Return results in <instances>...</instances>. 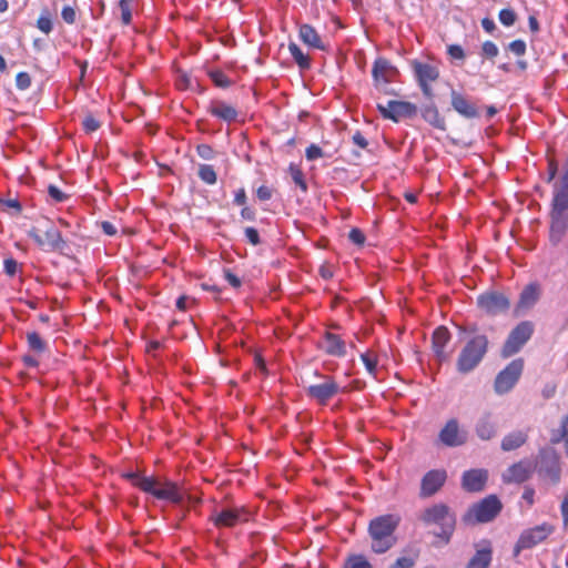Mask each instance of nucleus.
<instances>
[{
    "mask_svg": "<svg viewBox=\"0 0 568 568\" xmlns=\"http://www.w3.org/2000/svg\"><path fill=\"white\" fill-rule=\"evenodd\" d=\"M224 277L233 287L237 288L241 286V280L230 270L224 271Z\"/></svg>",
    "mask_w": 568,
    "mask_h": 568,
    "instance_id": "58",
    "label": "nucleus"
},
{
    "mask_svg": "<svg viewBox=\"0 0 568 568\" xmlns=\"http://www.w3.org/2000/svg\"><path fill=\"white\" fill-rule=\"evenodd\" d=\"M550 240L557 244L568 230V201L552 199Z\"/></svg>",
    "mask_w": 568,
    "mask_h": 568,
    "instance_id": "9",
    "label": "nucleus"
},
{
    "mask_svg": "<svg viewBox=\"0 0 568 568\" xmlns=\"http://www.w3.org/2000/svg\"><path fill=\"white\" fill-rule=\"evenodd\" d=\"M17 87L21 90L28 89L31 84L30 75L27 72L18 73L16 78Z\"/></svg>",
    "mask_w": 568,
    "mask_h": 568,
    "instance_id": "48",
    "label": "nucleus"
},
{
    "mask_svg": "<svg viewBox=\"0 0 568 568\" xmlns=\"http://www.w3.org/2000/svg\"><path fill=\"white\" fill-rule=\"evenodd\" d=\"M210 78L212 79L214 84L220 88H229L232 83L229 77L224 72L219 70L210 72Z\"/></svg>",
    "mask_w": 568,
    "mask_h": 568,
    "instance_id": "39",
    "label": "nucleus"
},
{
    "mask_svg": "<svg viewBox=\"0 0 568 568\" xmlns=\"http://www.w3.org/2000/svg\"><path fill=\"white\" fill-rule=\"evenodd\" d=\"M483 55L488 59H493L498 55V47L493 41H485L481 45Z\"/></svg>",
    "mask_w": 568,
    "mask_h": 568,
    "instance_id": "43",
    "label": "nucleus"
},
{
    "mask_svg": "<svg viewBox=\"0 0 568 568\" xmlns=\"http://www.w3.org/2000/svg\"><path fill=\"white\" fill-rule=\"evenodd\" d=\"M452 105L456 112L467 119L478 116V110L476 105L455 90L452 91Z\"/></svg>",
    "mask_w": 568,
    "mask_h": 568,
    "instance_id": "22",
    "label": "nucleus"
},
{
    "mask_svg": "<svg viewBox=\"0 0 568 568\" xmlns=\"http://www.w3.org/2000/svg\"><path fill=\"white\" fill-rule=\"evenodd\" d=\"M321 347L332 356L342 357L346 353L344 341H342L339 336L332 333H326L324 335Z\"/></svg>",
    "mask_w": 568,
    "mask_h": 568,
    "instance_id": "24",
    "label": "nucleus"
},
{
    "mask_svg": "<svg viewBox=\"0 0 568 568\" xmlns=\"http://www.w3.org/2000/svg\"><path fill=\"white\" fill-rule=\"evenodd\" d=\"M290 172H291V176H292V180L294 181V183L296 185H298L303 191H306L307 186L304 181L303 172L293 165H291Z\"/></svg>",
    "mask_w": 568,
    "mask_h": 568,
    "instance_id": "42",
    "label": "nucleus"
},
{
    "mask_svg": "<svg viewBox=\"0 0 568 568\" xmlns=\"http://www.w3.org/2000/svg\"><path fill=\"white\" fill-rule=\"evenodd\" d=\"M199 176L206 184H215L216 183V173L212 165L201 164L199 166Z\"/></svg>",
    "mask_w": 568,
    "mask_h": 568,
    "instance_id": "34",
    "label": "nucleus"
},
{
    "mask_svg": "<svg viewBox=\"0 0 568 568\" xmlns=\"http://www.w3.org/2000/svg\"><path fill=\"white\" fill-rule=\"evenodd\" d=\"M554 197L560 200L561 197L568 201V169L564 173L559 185H555Z\"/></svg>",
    "mask_w": 568,
    "mask_h": 568,
    "instance_id": "35",
    "label": "nucleus"
},
{
    "mask_svg": "<svg viewBox=\"0 0 568 568\" xmlns=\"http://www.w3.org/2000/svg\"><path fill=\"white\" fill-rule=\"evenodd\" d=\"M132 3L133 0H120L119 2L121 20L124 24H130L132 21Z\"/></svg>",
    "mask_w": 568,
    "mask_h": 568,
    "instance_id": "36",
    "label": "nucleus"
},
{
    "mask_svg": "<svg viewBox=\"0 0 568 568\" xmlns=\"http://www.w3.org/2000/svg\"><path fill=\"white\" fill-rule=\"evenodd\" d=\"M447 473L445 469H433L427 471L420 483V496L430 497L436 494L445 484Z\"/></svg>",
    "mask_w": 568,
    "mask_h": 568,
    "instance_id": "16",
    "label": "nucleus"
},
{
    "mask_svg": "<svg viewBox=\"0 0 568 568\" xmlns=\"http://www.w3.org/2000/svg\"><path fill=\"white\" fill-rule=\"evenodd\" d=\"M484 547L477 549L470 558L466 568H488L493 559V550L488 541H484Z\"/></svg>",
    "mask_w": 568,
    "mask_h": 568,
    "instance_id": "26",
    "label": "nucleus"
},
{
    "mask_svg": "<svg viewBox=\"0 0 568 568\" xmlns=\"http://www.w3.org/2000/svg\"><path fill=\"white\" fill-rule=\"evenodd\" d=\"M447 51H448V54L454 59L462 60L465 58V52H464L463 48L458 44L449 45Z\"/></svg>",
    "mask_w": 568,
    "mask_h": 568,
    "instance_id": "54",
    "label": "nucleus"
},
{
    "mask_svg": "<svg viewBox=\"0 0 568 568\" xmlns=\"http://www.w3.org/2000/svg\"><path fill=\"white\" fill-rule=\"evenodd\" d=\"M531 473V463L528 460H521L510 466L504 477L507 481L523 483L528 479Z\"/></svg>",
    "mask_w": 568,
    "mask_h": 568,
    "instance_id": "23",
    "label": "nucleus"
},
{
    "mask_svg": "<svg viewBox=\"0 0 568 568\" xmlns=\"http://www.w3.org/2000/svg\"><path fill=\"white\" fill-rule=\"evenodd\" d=\"M300 38L301 40L308 47L318 49V50H326V47L324 42L322 41L320 34L310 24H303L300 27Z\"/></svg>",
    "mask_w": 568,
    "mask_h": 568,
    "instance_id": "27",
    "label": "nucleus"
},
{
    "mask_svg": "<svg viewBox=\"0 0 568 568\" xmlns=\"http://www.w3.org/2000/svg\"><path fill=\"white\" fill-rule=\"evenodd\" d=\"M398 71L388 60L379 58L374 62L372 74L376 84L393 82Z\"/></svg>",
    "mask_w": 568,
    "mask_h": 568,
    "instance_id": "20",
    "label": "nucleus"
},
{
    "mask_svg": "<svg viewBox=\"0 0 568 568\" xmlns=\"http://www.w3.org/2000/svg\"><path fill=\"white\" fill-rule=\"evenodd\" d=\"M210 112L213 116L226 122H232L237 116L235 108L222 101L213 102L210 106Z\"/></svg>",
    "mask_w": 568,
    "mask_h": 568,
    "instance_id": "29",
    "label": "nucleus"
},
{
    "mask_svg": "<svg viewBox=\"0 0 568 568\" xmlns=\"http://www.w3.org/2000/svg\"><path fill=\"white\" fill-rule=\"evenodd\" d=\"M477 304L484 312L491 315L507 311L510 305L508 298L504 294L497 292H489L479 295Z\"/></svg>",
    "mask_w": 568,
    "mask_h": 568,
    "instance_id": "14",
    "label": "nucleus"
},
{
    "mask_svg": "<svg viewBox=\"0 0 568 568\" xmlns=\"http://www.w3.org/2000/svg\"><path fill=\"white\" fill-rule=\"evenodd\" d=\"M305 156L308 161H314L323 156V151L316 144H311L305 151Z\"/></svg>",
    "mask_w": 568,
    "mask_h": 568,
    "instance_id": "46",
    "label": "nucleus"
},
{
    "mask_svg": "<svg viewBox=\"0 0 568 568\" xmlns=\"http://www.w3.org/2000/svg\"><path fill=\"white\" fill-rule=\"evenodd\" d=\"M534 333V325L531 322H520L508 335L501 348V356L504 358L510 357L518 353L521 347L530 339Z\"/></svg>",
    "mask_w": 568,
    "mask_h": 568,
    "instance_id": "7",
    "label": "nucleus"
},
{
    "mask_svg": "<svg viewBox=\"0 0 568 568\" xmlns=\"http://www.w3.org/2000/svg\"><path fill=\"white\" fill-rule=\"evenodd\" d=\"M377 109L383 118L398 122L402 119L413 118L417 114V106L406 101L390 100L385 105L377 104Z\"/></svg>",
    "mask_w": 568,
    "mask_h": 568,
    "instance_id": "13",
    "label": "nucleus"
},
{
    "mask_svg": "<svg viewBox=\"0 0 568 568\" xmlns=\"http://www.w3.org/2000/svg\"><path fill=\"white\" fill-rule=\"evenodd\" d=\"M352 141L355 145H357L361 149H366L368 145L366 138L359 131L353 134Z\"/></svg>",
    "mask_w": 568,
    "mask_h": 568,
    "instance_id": "56",
    "label": "nucleus"
},
{
    "mask_svg": "<svg viewBox=\"0 0 568 568\" xmlns=\"http://www.w3.org/2000/svg\"><path fill=\"white\" fill-rule=\"evenodd\" d=\"M499 21L505 27H511L516 22V13L511 9H503L499 11Z\"/></svg>",
    "mask_w": 568,
    "mask_h": 568,
    "instance_id": "40",
    "label": "nucleus"
},
{
    "mask_svg": "<svg viewBox=\"0 0 568 568\" xmlns=\"http://www.w3.org/2000/svg\"><path fill=\"white\" fill-rule=\"evenodd\" d=\"M345 568H373L362 555L351 556L345 562Z\"/></svg>",
    "mask_w": 568,
    "mask_h": 568,
    "instance_id": "38",
    "label": "nucleus"
},
{
    "mask_svg": "<svg viewBox=\"0 0 568 568\" xmlns=\"http://www.w3.org/2000/svg\"><path fill=\"white\" fill-rule=\"evenodd\" d=\"M488 473L485 469L466 470L462 476V486L466 491L477 493L485 488Z\"/></svg>",
    "mask_w": 568,
    "mask_h": 568,
    "instance_id": "18",
    "label": "nucleus"
},
{
    "mask_svg": "<svg viewBox=\"0 0 568 568\" xmlns=\"http://www.w3.org/2000/svg\"><path fill=\"white\" fill-rule=\"evenodd\" d=\"M564 525L568 526V493L565 495L564 500L560 506Z\"/></svg>",
    "mask_w": 568,
    "mask_h": 568,
    "instance_id": "61",
    "label": "nucleus"
},
{
    "mask_svg": "<svg viewBox=\"0 0 568 568\" xmlns=\"http://www.w3.org/2000/svg\"><path fill=\"white\" fill-rule=\"evenodd\" d=\"M82 125L85 132L91 133L100 128V122L92 115H88L84 118Z\"/></svg>",
    "mask_w": 568,
    "mask_h": 568,
    "instance_id": "45",
    "label": "nucleus"
},
{
    "mask_svg": "<svg viewBox=\"0 0 568 568\" xmlns=\"http://www.w3.org/2000/svg\"><path fill=\"white\" fill-rule=\"evenodd\" d=\"M449 341L450 333L446 327L439 326L434 331L432 337V347L435 356L439 362H444L448 358V355L445 352V347Z\"/></svg>",
    "mask_w": 568,
    "mask_h": 568,
    "instance_id": "21",
    "label": "nucleus"
},
{
    "mask_svg": "<svg viewBox=\"0 0 568 568\" xmlns=\"http://www.w3.org/2000/svg\"><path fill=\"white\" fill-rule=\"evenodd\" d=\"M438 438L447 447H457L467 442V433L459 429L457 419L452 418L442 428Z\"/></svg>",
    "mask_w": 568,
    "mask_h": 568,
    "instance_id": "15",
    "label": "nucleus"
},
{
    "mask_svg": "<svg viewBox=\"0 0 568 568\" xmlns=\"http://www.w3.org/2000/svg\"><path fill=\"white\" fill-rule=\"evenodd\" d=\"M489 341L485 334H476L467 341L459 353L456 367L462 374L474 371L488 352Z\"/></svg>",
    "mask_w": 568,
    "mask_h": 568,
    "instance_id": "2",
    "label": "nucleus"
},
{
    "mask_svg": "<svg viewBox=\"0 0 568 568\" xmlns=\"http://www.w3.org/2000/svg\"><path fill=\"white\" fill-rule=\"evenodd\" d=\"M197 154L204 160H211L213 158L214 151L207 144H201L197 146Z\"/></svg>",
    "mask_w": 568,
    "mask_h": 568,
    "instance_id": "52",
    "label": "nucleus"
},
{
    "mask_svg": "<svg viewBox=\"0 0 568 568\" xmlns=\"http://www.w3.org/2000/svg\"><path fill=\"white\" fill-rule=\"evenodd\" d=\"M539 473L547 476L554 483L560 479V466L557 454L552 450L545 452L540 457Z\"/></svg>",
    "mask_w": 568,
    "mask_h": 568,
    "instance_id": "19",
    "label": "nucleus"
},
{
    "mask_svg": "<svg viewBox=\"0 0 568 568\" xmlns=\"http://www.w3.org/2000/svg\"><path fill=\"white\" fill-rule=\"evenodd\" d=\"M415 559L410 557H399L390 568H413Z\"/></svg>",
    "mask_w": 568,
    "mask_h": 568,
    "instance_id": "50",
    "label": "nucleus"
},
{
    "mask_svg": "<svg viewBox=\"0 0 568 568\" xmlns=\"http://www.w3.org/2000/svg\"><path fill=\"white\" fill-rule=\"evenodd\" d=\"M348 239L357 245H362L365 242L364 233L358 229H352L348 234Z\"/></svg>",
    "mask_w": 568,
    "mask_h": 568,
    "instance_id": "49",
    "label": "nucleus"
},
{
    "mask_svg": "<svg viewBox=\"0 0 568 568\" xmlns=\"http://www.w3.org/2000/svg\"><path fill=\"white\" fill-rule=\"evenodd\" d=\"M37 26L42 32L47 34L52 30V22L49 17H40L38 19Z\"/></svg>",
    "mask_w": 568,
    "mask_h": 568,
    "instance_id": "53",
    "label": "nucleus"
},
{
    "mask_svg": "<svg viewBox=\"0 0 568 568\" xmlns=\"http://www.w3.org/2000/svg\"><path fill=\"white\" fill-rule=\"evenodd\" d=\"M245 236L251 244H253V245L260 244V235H258V232L254 227H246Z\"/></svg>",
    "mask_w": 568,
    "mask_h": 568,
    "instance_id": "55",
    "label": "nucleus"
},
{
    "mask_svg": "<svg viewBox=\"0 0 568 568\" xmlns=\"http://www.w3.org/2000/svg\"><path fill=\"white\" fill-rule=\"evenodd\" d=\"M399 523L400 517L396 514L382 515L369 521L368 535L375 554H384L395 546L397 541L395 530Z\"/></svg>",
    "mask_w": 568,
    "mask_h": 568,
    "instance_id": "1",
    "label": "nucleus"
},
{
    "mask_svg": "<svg viewBox=\"0 0 568 568\" xmlns=\"http://www.w3.org/2000/svg\"><path fill=\"white\" fill-rule=\"evenodd\" d=\"M410 65L423 94L427 99H433L434 91L432 89V83L436 82L439 78L438 67L433 63L418 60L412 61Z\"/></svg>",
    "mask_w": 568,
    "mask_h": 568,
    "instance_id": "6",
    "label": "nucleus"
},
{
    "mask_svg": "<svg viewBox=\"0 0 568 568\" xmlns=\"http://www.w3.org/2000/svg\"><path fill=\"white\" fill-rule=\"evenodd\" d=\"M4 271L8 275L13 276L18 271V262L13 258L4 261Z\"/></svg>",
    "mask_w": 568,
    "mask_h": 568,
    "instance_id": "57",
    "label": "nucleus"
},
{
    "mask_svg": "<svg viewBox=\"0 0 568 568\" xmlns=\"http://www.w3.org/2000/svg\"><path fill=\"white\" fill-rule=\"evenodd\" d=\"M257 197L262 201H267L272 197V191L270 187L262 185L257 189Z\"/></svg>",
    "mask_w": 568,
    "mask_h": 568,
    "instance_id": "60",
    "label": "nucleus"
},
{
    "mask_svg": "<svg viewBox=\"0 0 568 568\" xmlns=\"http://www.w3.org/2000/svg\"><path fill=\"white\" fill-rule=\"evenodd\" d=\"M500 510L501 504L499 499L490 495L469 508L463 519L467 524L488 523L493 520Z\"/></svg>",
    "mask_w": 568,
    "mask_h": 568,
    "instance_id": "5",
    "label": "nucleus"
},
{
    "mask_svg": "<svg viewBox=\"0 0 568 568\" xmlns=\"http://www.w3.org/2000/svg\"><path fill=\"white\" fill-rule=\"evenodd\" d=\"M423 118L433 126L444 129L445 121L435 105H427L423 109Z\"/></svg>",
    "mask_w": 568,
    "mask_h": 568,
    "instance_id": "32",
    "label": "nucleus"
},
{
    "mask_svg": "<svg viewBox=\"0 0 568 568\" xmlns=\"http://www.w3.org/2000/svg\"><path fill=\"white\" fill-rule=\"evenodd\" d=\"M539 287L536 284H529L527 285L523 292L520 293V297L517 304V310H529L531 308L537 301L539 300Z\"/></svg>",
    "mask_w": 568,
    "mask_h": 568,
    "instance_id": "28",
    "label": "nucleus"
},
{
    "mask_svg": "<svg viewBox=\"0 0 568 568\" xmlns=\"http://www.w3.org/2000/svg\"><path fill=\"white\" fill-rule=\"evenodd\" d=\"M509 50L516 55H524L526 52V43L523 40H514L508 44Z\"/></svg>",
    "mask_w": 568,
    "mask_h": 568,
    "instance_id": "47",
    "label": "nucleus"
},
{
    "mask_svg": "<svg viewBox=\"0 0 568 568\" xmlns=\"http://www.w3.org/2000/svg\"><path fill=\"white\" fill-rule=\"evenodd\" d=\"M534 496H535V490L532 488H529V487L525 488L524 494H523V499L526 500L529 506H531L534 504Z\"/></svg>",
    "mask_w": 568,
    "mask_h": 568,
    "instance_id": "64",
    "label": "nucleus"
},
{
    "mask_svg": "<svg viewBox=\"0 0 568 568\" xmlns=\"http://www.w3.org/2000/svg\"><path fill=\"white\" fill-rule=\"evenodd\" d=\"M419 519L427 526L436 525L439 531L436 535L446 542L449 541L456 525V516L445 504H436L426 508L419 516Z\"/></svg>",
    "mask_w": 568,
    "mask_h": 568,
    "instance_id": "3",
    "label": "nucleus"
},
{
    "mask_svg": "<svg viewBox=\"0 0 568 568\" xmlns=\"http://www.w3.org/2000/svg\"><path fill=\"white\" fill-rule=\"evenodd\" d=\"M0 205L6 211L11 210L13 214H19L21 212V204L17 199H0Z\"/></svg>",
    "mask_w": 568,
    "mask_h": 568,
    "instance_id": "41",
    "label": "nucleus"
},
{
    "mask_svg": "<svg viewBox=\"0 0 568 568\" xmlns=\"http://www.w3.org/2000/svg\"><path fill=\"white\" fill-rule=\"evenodd\" d=\"M61 16H62V19L69 23V24H72L74 23L75 21V11L72 7H69V6H65L63 9H62V12H61Z\"/></svg>",
    "mask_w": 568,
    "mask_h": 568,
    "instance_id": "51",
    "label": "nucleus"
},
{
    "mask_svg": "<svg viewBox=\"0 0 568 568\" xmlns=\"http://www.w3.org/2000/svg\"><path fill=\"white\" fill-rule=\"evenodd\" d=\"M131 478L136 487L153 495L158 499L174 504H179L183 500V491L175 483H160L153 477H143L135 474L131 475Z\"/></svg>",
    "mask_w": 568,
    "mask_h": 568,
    "instance_id": "4",
    "label": "nucleus"
},
{
    "mask_svg": "<svg viewBox=\"0 0 568 568\" xmlns=\"http://www.w3.org/2000/svg\"><path fill=\"white\" fill-rule=\"evenodd\" d=\"M361 358L367 369V372L375 376L376 375V367H377V357L372 352H366L361 355Z\"/></svg>",
    "mask_w": 568,
    "mask_h": 568,
    "instance_id": "37",
    "label": "nucleus"
},
{
    "mask_svg": "<svg viewBox=\"0 0 568 568\" xmlns=\"http://www.w3.org/2000/svg\"><path fill=\"white\" fill-rule=\"evenodd\" d=\"M234 203L236 205L243 206L246 203V193L244 189H240L236 191L234 196Z\"/></svg>",
    "mask_w": 568,
    "mask_h": 568,
    "instance_id": "62",
    "label": "nucleus"
},
{
    "mask_svg": "<svg viewBox=\"0 0 568 568\" xmlns=\"http://www.w3.org/2000/svg\"><path fill=\"white\" fill-rule=\"evenodd\" d=\"M248 518L250 513L244 508H225L214 517V523L219 527H233L240 523L247 521Z\"/></svg>",
    "mask_w": 568,
    "mask_h": 568,
    "instance_id": "17",
    "label": "nucleus"
},
{
    "mask_svg": "<svg viewBox=\"0 0 568 568\" xmlns=\"http://www.w3.org/2000/svg\"><path fill=\"white\" fill-rule=\"evenodd\" d=\"M48 193L54 202H64L68 199V194H65L58 186L52 184L49 185Z\"/></svg>",
    "mask_w": 568,
    "mask_h": 568,
    "instance_id": "44",
    "label": "nucleus"
},
{
    "mask_svg": "<svg viewBox=\"0 0 568 568\" xmlns=\"http://www.w3.org/2000/svg\"><path fill=\"white\" fill-rule=\"evenodd\" d=\"M100 226H101L103 233L109 236H113L116 234L118 230H116L115 225L109 221L101 222Z\"/></svg>",
    "mask_w": 568,
    "mask_h": 568,
    "instance_id": "59",
    "label": "nucleus"
},
{
    "mask_svg": "<svg viewBox=\"0 0 568 568\" xmlns=\"http://www.w3.org/2000/svg\"><path fill=\"white\" fill-rule=\"evenodd\" d=\"M552 531L554 527L546 523L534 528L525 529L515 546V555L517 556L523 549H529L542 542Z\"/></svg>",
    "mask_w": 568,
    "mask_h": 568,
    "instance_id": "11",
    "label": "nucleus"
},
{
    "mask_svg": "<svg viewBox=\"0 0 568 568\" xmlns=\"http://www.w3.org/2000/svg\"><path fill=\"white\" fill-rule=\"evenodd\" d=\"M28 234L44 251H59L64 246V241L60 231L52 224H50L44 231L33 227Z\"/></svg>",
    "mask_w": 568,
    "mask_h": 568,
    "instance_id": "10",
    "label": "nucleus"
},
{
    "mask_svg": "<svg viewBox=\"0 0 568 568\" xmlns=\"http://www.w3.org/2000/svg\"><path fill=\"white\" fill-rule=\"evenodd\" d=\"M475 432H476V435L481 440H489L493 437H495V435L497 433V428H496V423L493 419L490 414H486L477 420L476 426H475Z\"/></svg>",
    "mask_w": 568,
    "mask_h": 568,
    "instance_id": "25",
    "label": "nucleus"
},
{
    "mask_svg": "<svg viewBox=\"0 0 568 568\" xmlns=\"http://www.w3.org/2000/svg\"><path fill=\"white\" fill-rule=\"evenodd\" d=\"M339 392H345V387H341L331 376H323L322 382L306 389L307 395L321 405L327 404Z\"/></svg>",
    "mask_w": 568,
    "mask_h": 568,
    "instance_id": "12",
    "label": "nucleus"
},
{
    "mask_svg": "<svg viewBox=\"0 0 568 568\" xmlns=\"http://www.w3.org/2000/svg\"><path fill=\"white\" fill-rule=\"evenodd\" d=\"M527 440V435L521 432H513L508 435H506L501 440V449L505 452H510L514 449H517L521 445H524Z\"/></svg>",
    "mask_w": 568,
    "mask_h": 568,
    "instance_id": "30",
    "label": "nucleus"
},
{
    "mask_svg": "<svg viewBox=\"0 0 568 568\" xmlns=\"http://www.w3.org/2000/svg\"><path fill=\"white\" fill-rule=\"evenodd\" d=\"M27 342L28 346L31 351L37 354H42L47 351L48 344L45 341L37 332L27 333Z\"/></svg>",
    "mask_w": 568,
    "mask_h": 568,
    "instance_id": "33",
    "label": "nucleus"
},
{
    "mask_svg": "<svg viewBox=\"0 0 568 568\" xmlns=\"http://www.w3.org/2000/svg\"><path fill=\"white\" fill-rule=\"evenodd\" d=\"M288 51H290L292 58L294 59V61L296 62V64L300 67V69H302V70L310 69V67H311L310 57L307 54L303 53V51L296 43L290 42Z\"/></svg>",
    "mask_w": 568,
    "mask_h": 568,
    "instance_id": "31",
    "label": "nucleus"
},
{
    "mask_svg": "<svg viewBox=\"0 0 568 568\" xmlns=\"http://www.w3.org/2000/svg\"><path fill=\"white\" fill-rule=\"evenodd\" d=\"M524 371V361L517 358L511 361L503 371H500L494 383V389L497 394L509 393L519 381Z\"/></svg>",
    "mask_w": 568,
    "mask_h": 568,
    "instance_id": "8",
    "label": "nucleus"
},
{
    "mask_svg": "<svg viewBox=\"0 0 568 568\" xmlns=\"http://www.w3.org/2000/svg\"><path fill=\"white\" fill-rule=\"evenodd\" d=\"M481 27L488 33H491L496 29V24H495L494 20H491L489 18H484L481 20Z\"/></svg>",
    "mask_w": 568,
    "mask_h": 568,
    "instance_id": "63",
    "label": "nucleus"
}]
</instances>
